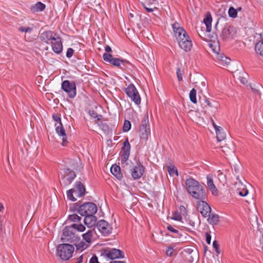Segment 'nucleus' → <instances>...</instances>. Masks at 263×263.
I'll return each mask as SVG.
<instances>
[{"label": "nucleus", "instance_id": "1", "mask_svg": "<svg viewBox=\"0 0 263 263\" xmlns=\"http://www.w3.org/2000/svg\"><path fill=\"white\" fill-rule=\"evenodd\" d=\"M172 28L179 47L186 52L190 51L192 42L186 31L177 22L172 25Z\"/></svg>", "mask_w": 263, "mask_h": 263}, {"label": "nucleus", "instance_id": "2", "mask_svg": "<svg viewBox=\"0 0 263 263\" xmlns=\"http://www.w3.org/2000/svg\"><path fill=\"white\" fill-rule=\"evenodd\" d=\"M185 185L188 193L192 197L203 200L206 197L205 187L195 179L190 178L185 180Z\"/></svg>", "mask_w": 263, "mask_h": 263}, {"label": "nucleus", "instance_id": "3", "mask_svg": "<svg viewBox=\"0 0 263 263\" xmlns=\"http://www.w3.org/2000/svg\"><path fill=\"white\" fill-rule=\"evenodd\" d=\"M74 249L71 245L61 244L58 246L57 255L63 260H68L72 257Z\"/></svg>", "mask_w": 263, "mask_h": 263}, {"label": "nucleus", "instance_id": "4", "mask_svg": "<svg viewBox=\"0 0 263 263\" xmlns=\"http://www.w3.org/2000/svg\"><path fill=\"white\" fill-rule=\"evenodd\" d=\"M61 88L67 93L69 98L71 99L74 98L76 96L77 89L75 82L65 80L62 83Z\"/></svg>", "mask_w": 263, "mask_h": 263}, {"label": "nucleus", "instance_id": "5", "mask_svg": "<svg viewBox=\"0 0 263 263\" xmlns=\"http://www.w3.org/2000/svg\"><path fill=\"white\" fill-rule=\"evenodd\" d=\"M125 91L126 95L131 100L137 105H139L141 103V98L135 86L130 84L128 87L125 88Z\"/></svg>", "mask_w": 263, "mask_h": 263}, {"label": "nucleus", "instance_id": "6", "mask_svg": "<svg viewBox=\"0 0 263 263\" xmlns=\"http://www.w3.org/2000/svg\"><path fill=\"white\" fill-rule=\"evenodd\" d=\"M64 172L65 175L62 178L61 184L64 186H66L73 181L76 177V174L69 167L65 168Z\"/></svg>", "mask_w": 263, "mask_h": 263}, {"label": "nucleus", "instance_id": "7", "mask_svg": "<svg viewBox=\"0 0 263 263\" xmlns=\"http://www.w3.org/2000/svg\"><path fill=\"white\" fill-rule=\"evenodd\" d=\"M236 32V29L233 26H225L222 30L221 37L225 41L233 39L235 36Z\"/></svg>", "mask_w": 263, "mask_h": 263}, {"label": "nucleus", "instance_id": "8", "mask_svg": "<svg viewBox=\"0 0 263 263\" xmlns=\"http://www.w3.org/2000/svg\"><path fill=\"white\" fill-rule=\"evenodd\" d=\"M140 137L141 139L147 140L150 133L148 117L144 118L140 127Z\"/></svg>", "mask_w": 263, "mask_h": 263}, {"label": "nucleus", "instance_id": "9", "mask_svg": "<svg viewBox=\"0 0 263 263\" xmlns=\"http://www.w3.org/2000/svg\"><path fill=\"white\" fill-rule=\"evenodd\" d=\"M62 240L65 242L69 243L75 242L78 240L77 236L72 231L71 228H65L63 231V236L62 237Z\"/></svg>", "mask_w": 263, "mask_h": 263}, {"label": "nucleus", "instance_id": "10", "mask_svg": "<svg viewBox=\"0 0 263 263\" xmlns=\"http://www.w3.org/2000/svg\"><path fill=\"white\" fill-rule=\"evenodd\" d=\"M80 210V214H96L98 209L94 203L87 202L81 205Z\"/></svg>", "mask_w": 263, "mask_h": 263}, {"label": "nucleus", "instance_id": "11", "mask_svg": "<svg viewBox=\"0 0 263 263\" xmlns=\"http://www.w3.org/2000/svg\"><path fill=\"white\" fill-rule=\"evenodd\" d=\"M92 234L93 231L91 230H88L86 233L83 234L82 237L87 243L82 241L79 242L78 245H76L77 249H81L82 250L86 249L91 242Z\"/></svg>", "mask_w": 263, "mask_h": 263}, {"label": "nucleus", "instance_id": "12", "mask_svg": "<svg viewBox=\"0 0 263 263\" xmlns=\"http://www.w3.org/2000/svg\"><path fill=\"white\" fill-rule=\"evenodd\" d=\"M58 35L53 31H46L41 34L40 39L42 42L48 44L51 43Z\"/></svg>", "mask_w": 263, "mask_h": 263}, {"label": "nucleus", "instance_id": "13", "mask_svg": "<svg viewBox=\"0 0 263 263\" xmlns=\"http://www.w3.org/2000/svg\"><path fill=\"white\" fill-rule=\"evenodd\" d=\"M130 149V145L129 143L128 138L126 137L125 141L123 142L120 153L122 162H125L128 159L129 156Z\"/></svg>", "mask_w": 263, "mask_h": 263}, {"label": "nucleus", "instance_id": "14", "mask_svg": "<svg viewBox=\"0 0 263 263\" xmlns=\"http://www.w3.org/2000/svg\"><path fill=\"white\" fill-rule=\"evenodd\" d=\"M97 228L103 235L107 236L110 233V227L105 220H100L97 224Z\"/></svg>", "mask_w": 263, "mask_h": 263}, {"label": "nucleus", "instance_id": "15", "mask_svg": "<svg viewBox=\"0 0 263 263\" xmlns=\"http://www.w3.org/2000/svg\"><path fill=\"white\" fill-rule=\"evenodd\" d=\"M52 50L57 54H60L63 50L62 38L58 35L57 37L50 43Z\"/></svg>", "mask_w": 263, "mask_h": 263}, {"label": "nucleus", "instance_id": "16", "mask_svg": "<svg viewBox=\"0 0 263 263\" xmlns=\"http://www.w3.org/2000/svg\"><path fill=\"white\" fill-rule=\"evenodd\" d=\"M197 209L200 214H211V208L207 202L200 200L197 202Z\"/></svg>", "mask_w": 263, "mask_h": 263}, {"label": "nucleus", "instance_id": "17", "mask_svg": "<svg viewBox=\"0 0 263 263\" xmlns=\"http://www.w3.org/2000/svg\"><path fill=\"white\" fill-rule=\"evenodd\" d=\"M55 126L56 132L59 136L62 137V145L65 146L66 143H67V135L66 134L65 129L62 123H60V124L59 125L55 124Z\"/></svg>", "mask_w": 263, "mask_h": 263}, {"label": "nucleus", "instance_id": "18", "mask_svg": "<svg viewBox=\"0 0 263 263\" xmlns=\"http://www.w3.org/2000/svg\"><path fill=\"white\" fill-rule=\"evenodd\" d=\"M200 102L203 108L209 107L214 108L215 110H217L219 106L218 104L216 102L214 101L211 102L209 99L206 97H204L202 99L200 98Z\"/></svg>", "mask_w": 263, "mask_h": 263}, {"label": "nucleus", "instance_id": "19", "mask_svg": "<svg viewBox=\"0 0 263 263\" xmlns=\"http://www.w3.org/2000/svg\"><path fill=\"white\" fill-rule=\"evenodd\" d=\"M145 168L142 165H138L134 167L132 172V176L134 179H139L143 174Z\"/></svg>", "mask_w": 263, "mask_h": 263}, {"label": "nucleus", "instance_id": "20", "mask_svg": "<svg viewBox=\"0 0 263 263\" xmlns=\"http://www.w3.org/2000/svg\"><path fill=\"white\" fill-rule=\"evenodd\" d=\"M102 255H103L107 260H114L115 259V249H104L102 251Z\"/></svg>", "mask_w": 263, "mask_h": 263}, {"label": "nucleus", "instance_id": "21", "mask_svg": "<svg viewBox=\"0 0 263 263\" xmlns=\"http://www.w3.org/2000/svg\"><path fill=\"white\" fill-rule=\"evenodd\" d=\"M207 179V185L209 190L211 191L212 193L214 195H218V190L214 183L213 175L209 174L206 176Z\"/></svg>", "mask_w": 263, "mask_h": 263}, {"label": "nucleus", "instance_id": "22", "mask_svg": "<svg viewBox=\"0 0 263 263\" xmlns=\"http://www.w3.org/2000/svg\"><path fill=\"white\" fill-rule=\"evenodd\" d=\"M85 216L84 221L85 224L89 228L95 226L97 223V218L95 215H82Z\"/></svg>", "mask_w": 263, "mask_h": 263}, {"label": "nucleus", "instance_id": "23", "mask_svg": "<svg viewBox=\"0 0 263 263\" xmlns=\"http://www.w3.org/2000/svg\"><path fill=\"white\" fill-rule=\"evenodd\" d=\"M237 179L239 181V182H236L235 186L237 187V193L241 196H246L248 194V190L246 189V186L244 185L240 181V180L238 176L237 177Z\"/></svg>", "mask_w": 263, "mask_h": 263}, {"label": "nucleus", "instance_id": "24", "mask_svg": "<svg viewBox=\"0 0 263 263\" xmlns=\"http://www.w3.org/2000/svg\"><path fill=\"white\" fill-rule=\"evenodd\" d=\"M202 216L204 218L206 219L209 224L213 226L217 224L219 220L218 215H202Z\"/></svg>", "mask_w": 263, "mask_h": 263}, {"label": "nucleus", "instance_id": "25", "mask_svg": "<svg viewBox=\"0 0 263 263\" xmlns=\"http://www.w3.org/2000/svg\"><path fill=\"white\" fill-rule=\"evenodd\" d=\"M46 8V5L40 2H37L34 5H32L30 9L32 13H36L40 11H43Z\"/></svg>", "mask_w": 263, "mask_h": 263}, {"label": "nucleus", "instance_id": "26", "mask_svg": "<svg viewBox=\"0 0 263 263\" xmlns=\"http://www.w3.org/2000/svg\"><path fill=\"white\" fill-rule=\"evenodd\" d=\"M212 17L211 13L209 12H208L205 16V18L203 20V22L206 25V30L207 32H209L211 31L212 29Z\"/></svg>", "mask_w": 263, "mask_h": 263}, {"label": "nucleus", "instance_id": "27", "mask_svg": "<svg viewBox=\"0 0 263 263\" xmlns=\"http://www.w3.org/2000/svg\"><path fill=\"white\" fill-rule=\"evenodd\" d=\"M128 64V61L126 60L116 58V68L124 70L127 68V65Z\"/></svg>", "mask_w": 263, "mask_h": 263}, {"label": "nucleus", "instance_id": "28", "mask_svg": "<svg viewBox=\"0 0 263 263\" xmlns=\"http://www.w3.org/2000/svg\"><path fill=\"white\" fill-rule=\"evenodd\" d=\"M256 52L261 57H263V37L257 42L255 46Z\"/></svg>", "mask_w": 263, "mask_h": 263}, {"label": "nucleus", "instance_id": "29", "mask_svg": "<svg viewBox=\"0 0 263 263\" xmlns=\"http://www.w3.org/2000/svg\"><path fill=\"white\" fill-rule=\"evenodd\" d=\"M76 187L79 193V196H83L85 193V188L84 185L80 181H78L76 183Z\"/></svg>", "mask_w": 263, "mask_h": 263}, {"label": "nucleus", "instance_id": "30", "mask_svg": "<svg viewBox=\"0 0 263 263\" xmlns=\"http://www.w3.org/2000/svg\"><path fill=\"white\" fill-rule=\"evenodd\" d=\"M104 61L110 63L112 65L115 66V58H113L112 55L109 53H104L103 55Z\"/></svg>", "mask_w": 263, "mask_h": 263}, {"label": "nucleus", "instance_id": "31", "mask_svg": "<svg viewBox=\"0 0 263 263\" xmlns=\"http://www.w3.org/2000/svg\"><path fill=\"white\" fill-rule=\"evenodd\" d=\"M219 130H215L216 133V138L217 141L220 142L226 138V134L223 132V128L221 127Z\"/></svg>", "mask_w": 263, "mask_h": 263}, {"label": "nucleus", "instance_id": "32", "mask_svg": "<svg viewBox=\"0 0 263 263\" xmlns=\"http://www.w3.org/2000/svg\"><path fill=\"white\" fill-rule=\"evenodd\" d=\"M82 204H81L79 202L75 203H73L70 205V208H69V211L72 212H78L79 214H80V213H81V212L80 210V206Z\"/></svg>", "mask_w": 263, "mask_h": 263}, {"label": "nucleus", "instance_id": "33", "mask_svg": "<svg viewBox=\"0 0 263 263\" xmlns=\"http://www.w3.org/2000/svg\"><path fill=\"white\" fill-rule=\"evenodd\" d=\"M66 165L72 170H77L78 168V162L76 160L69 159L68 161L66 162Z\"/></svg>", "mask_w": 263, "mask_h": 263}, {"label": "nucleus", "instance_id": "34", "mask_svg": "<svg viewBox=\"0 0 263 263\" xmlns=\"http://www.w3.org/2000/svg\"><path fill=\"white\" fill-rule=\"evenodd\" d=\"M167 170L170 176H173L175 174L178 176L177 170L174 165L167 166Z\"/></svg>", "mask_w": 263, "mask_h": 263}, {"label": "nucleus", "instance_id": "35", "mask_svg": "<svg viewBox=\"0 0 263 263\" xmlns=\"http://www.w3.org/2000/svg\"><path fill=\"white\" fill-rule=\"evenodd\" d=\"M189 97L190 101L194 103H197V99H196V90L195 88H193L190 92Z\"/></svg>", "mask_w": 263, "mask_h": 263}, {"label": "nucleus", "instance_id": "36", "mask_svg": "<svg viewBox=\"0 0 263 263\" xmlns=\"http://www.w3.org/2000/svg\"><path fill=\"white\" fill-rule=\"evenodd\" d=\"M228 13L230 17L236 18L237 16V10L233 7H231L229 9Z\"/></svg>", "mask_w": 263, "mask_h": 263}, {"label": "nucleus", "instance_id": "37", "mask_svg": "<svg viewBox=\"0 0 263 263\" xmlns=\"http://www.w3.org/2000/svg\"><path fill=\"white\" fill-rule=\"evenodd\" d=\"M218 59L227 65H228L229 64H230V61H231V59L225 56L224 55H219Z\"/></svg>", "mask_w": 263, "mask_h": 263}, {"label": "nucleus", "instance_id": "38", "mask_svg": "<svg viewBox=\"0 0 263 263\" xmlns=\"http://www.w3.org/2000/svg\"><path fill=\"white\" fill-rule=\"evenodd\" d=\"M74 191V189H71L69 190L67 192V196L68 199L73 201H75L76 200V198L73 196Z\"/></svg>", "mask_w": 263, "mask_h": 263}, {"label": "nucleus", "instance_id": "39", "mask_svg": "<svg viewBox=\"0 0 263 263\" xmlns=\"http://www.w3.org/2000/svg\"><path fill=\"white\" fill-rule=\"evenodd\" d=\"M72 227L79 232H83L85 230V227L81 224H73Z\"/></svg>", "mask_w": 263, "mask_h": 263}, {"label": "nucleus", "instance_id": "40", "mask_svg": "<svg viewBox=\"0 0 263 263\" xmlns=\"http://www.w3.org/2000/svg\"><path fill=\"white\" fill-rule=\"evenodd\" d=\"M131 128V124L130 122L128 120H125L123 126V130L124 132H128Z\"/></svg>", "mask_w": 263, "mask_h": 263}, {"label": "nucleus", "instance_id": "41", "mask_svg": "<svg viewBox=\"0 0 263 263\" xmlns=\"http://www.w3.org/2000/svg\"><path fill=\"white\" fill-rule=\"evenodd\" d=\"M125 257V254L123 251L120 249H116V259H123Z\"/></svg>", "mask_w": 263, "mask_h": 263}, {"label": "nucleus", "instance_id": "42", "mask_svg": "<svg viewBox=\"0 0 263 263\" xmlns=\"http://www.w3.org/2000/svg\"><path fill=\"white\" fill-rule=\"evenodd\" d=\"M122 177L123 175L121 172V168L118 165L116 164V179L121 180Z\"/></svg>", "mask_w": 263, "mask_h": 263}, {"label": "nucleus", "instance_id": "43", "mask_svg": "<svg viewBox=\"0 0 263 263\" xmlns=\"http://www.w3.org/2000/svg\"><path fill=\"white\" fill-rule=\"evenodd\" d=\"M128 18L131 22L134 24L135 23H136V20L140 19V17L138 14H137L136 16H134V15L133 13H129L128 15Z\"/></svg>", "mask_w": 263, "mask_h": 263}, {"label": "nucleus", "instance_id": "44", "mask_svg": "<svg viewBox=\"0 0 263 263\" xmlns=\"http://www.w3.org/2000/svg\"><path fill=\"white\" fill-rule=\"evenodd\" d=\"M18 30L20 32H31L33 30V28L32 27H24V26H21Z\"/></svg>", "mask_w": 263, "mask_h": 263}, {"label": "nucleus", "instance_id": "45", "mask_svg": "<svg viewBox=\"0 0 263 263\" xmlns=\"http://www.w3.org/2000/svg\"><path fill=\"white\" fill-rule=\"evenodd\" d=\"M174 252V249L173 247H168L166 250V254L168 256H171Z\"/></svg>", "mask_w": 263, "mask_h": 263}, {"label": "nucleus", "instance_id": "46", "mask_svg": "<svg viewBox=\"0 0 263 263\" xmlns=\"http://www.w3.org/2000/svg\"><path fill=\"white\" fill-rule=\"evenodd\" d=\"M52 118L54 120V121L58 122V125L60 124V123H62L61 117L60 115H59L58 114H53L52 115Z\"/></svg>", "mask_w": 263, "mask_h": 263}, {"label": "nucleus", "instance_id": "47", "mask_svg": "<svg viewBox=\"0 0 263 263\" xmlns=\"http://www.w3.org/2000/svg\"><path fill=\"white\" fill-rule=\"evenodd\" d=\"M170 218L171 219L179 221L182 220L181 215H173L172 216L170 217Z\"/></svg>", "mask_w": 263, "mask_h": 263}, {"label": "nucleus", "instance_id": "48", "mask_svg": "<svg viewBox=\"0 0 263 263\" xmlns=\"http://www.w3.org/2000/svg\"><path fill=\"white\" fill-rule=\"evenodd\" d=\"M68 219L70 220H80V217L78 216V215H69Z\"/></svg>", "mask_w": 263, "mask_h": 263}, {"label": "nucleus", "instance_id": "49", "mask_svg": "<svg viewBox=\"0 0 263 263\" xmlns=\"http://www.w3.org/2000/svg\"><path fill=\"white\" fill-rule=\"evenodd\" d=\"M142 5L144 8L146 10V11L148 12H152L154 11V9H157L156 7H147L145 3H142Z\"/></svg>", "mask_w": 263, "mask_h": 263}, {"label": "nucleus", "instance_id": "50", "mask_svg": "<svg viewBox=\"0 0 263 263\" xmlns=\"http://www.w3.org/2000/svg\"><path fill=\"white\" fill-rule=\"evenodd\" d=\"M213 247L214 248L216 253H217L218 254H219L220 252H219V245L216 240H214L213 242Z\"/></svg>", "mask_w": 263, "mask_h": 263}, {"label": "nucleus", "instance_id": "51", "mask_svg": "<svg viewBox=\"0 0 263 263\" xmlns=\"http://www.w3.org/2000/svg\"><path fill=\"white\" fill-rule=\"evenodd\" d=\"M74 50L71 48H68L66 52V57L68 58H70L73 54Z\"/></svg>", "mask_w": 263, "mask_h": 263}, {"label": "nucleus", "instance_id": "52", "mask_svg": "<svg viewBox=\"0 0 263 263\" xmlns=\"http://www.w3.org/2000/svg\"><path fill=\"white\" fill-rule=\"evenodd\" d=\"M177 76L179 81L182 80V73H181L180 68H178L177 70Z\"/></svg>", "mask_w": 263, "mask_h": 263}, {"label": "nucleus", "instance_id": "53", "mask_svg": "<svg viewBox=\"0 0 263 263\" xmlns=\"http://www.w3.org/2000/svg\"><path fill=\"white\" fill-rule=\"evenodd\" d=\"M106 181L107 182V183L112 187V185H114V182L112 180V177H108V178L106 179Z\"/></svg>", "mask_w": 263, "mask_h": 263}, {"label": "nucleus", "instance_id": "54", "mask_svg": "<svg viewBox=\"0 0 263 263\" xmlns=\"http://www.w3.org/2000/svg\"><path fill=\"white\" fill-rule=\"evenodd\" d=\"M89 114L90 115L95 118H97V120H100V117H101V116H98L97 115V114L96 112H95L94 111H91L90 110L89 111Z\"/></svg>", "mask_w": 263, "mask_h": 263}, {"label": "nucleus", "instance_id": "55", "mask_svg": "<svg viewBox=\"0 0 263 263\" xmlns=\"http://www.w3.org/2000/svg\"><path fill=\"white\" fill-rule=\"evenodd\" d=\"M221 148H222V151L226 154L229 153L231 152L230 149L226 146H222Z\"/></svg>", "mask_w": 263, "mask_h": 263}, {"label": "nucleus", "instance_id": "56", "mask_svg": "<svg viewBox=\"0 0 263 263\" xmlns=\"http://www.w3.org/2000/svg\"><path fill=\"white\" fill-rule=\"evenodd\" d=\"M205 238H206V241L208 244L210 245L211 243V236L210 233H205Z\"/></svg>", "mask_w": 263, "mask_h": 263}, {"label": "nucleus", "instance_id": "57", "mask_svg": "<svg viewBox=\"0 0 263 263\" xmlns=\"http://www.w3.org/2000/svg\"><path fill=\"white\" fill-rule=\"evenodd\" d=\"M167 229L174 233H178V232H179V231L175 229L174 228H173L172 226H171L170 225L167 226Z\"/></svg>", "mask_w": 263, "mask_h": 263}, {"label": "nucleus", "instance_id": "58", "mask_svg": "<svg viewBox=\"0 0 263 263\" xmlns=\"http://www.w3.org/2000/svg\"><path fill=\"white\" fill-rule=\"evenodd\" d=\"M110 171L114 176H115V164L111 165L110 168Z\"/></svg>", "mask_w": 263, "mask_h": 263}, {"label": "nucleus", "instance_id": "59", "mask_svg": "<svg viewBox=\"0 0 263 263\" xmlns=\"http://www.w3.org/2000/svg\"><path fill=\"white\" fill-rule=\"evenodd\" d=\"M211 122H212V125H213V127H214L215 130H219L218 129H220L219 128L221 127L217 126L212 118H211Z\"/></svg>", "mask_w": 263, "mask_h": 263}, {"label": "nucleus", "instance_id": "60", "mask_svg": "<svg viewBox=\"0 0 263 263\" xmlns=\"http://www.w3.org/2000/svg\"><path fill=\"white\" fill-rule=\"evenodd\" d=\"M179 209H180V214L186 213V210L184 206L181 205L179 208Z\"/></svg>", "mask_w": 263, "mask_h": 263}, {"label": "nucleus", "instance_id": "61", "mask_svg": "<svg viewBox=\"0 0 263 263\" xmlns=\"http://www.w3.org/2000/svg\"><path fill=\"white\" fill-rule=\"evenodd\" d=\"M250 212L255 213L256 211V209L254 205H252V209L250 208H249Z\"/></svg>", "mask_w": 263, "mask_h": 263}, {"label": "nucleus", "instance_id": "62", "mask_svg": "<svg viewBox=\"0 0 263 263\" xmlns=\"http://www.w3.org/2000/svg\"><path fill=\"white\" fill-rule=\"evenodd\" d=\"M105 50L106 51V53H109L111 51V48L109 46H106L105 48Z\"/></svg>", "mask_w": 263, "mask_h": 263}, {"label": "nucleus", "instance_id": "63", "mask_svg": "<svg viewBox=\"0 0 263 263\" xmlns=\"http://www.w3.org/2000/svg\"><path fill=\"white\" fill-rule=\"evenodd\" d=\"M240 81L243 84H247V82H248L246 78H241L240 79Z\"/></svg>", "mask_w": 263, "mask_h": 263}, {"label": "nucleus", "instance_id": "64", "mask_svg": "<svg viewBox=\"0 0 263 263\" xmlns=\"http://www.w3.org/2000/svg\"><path fill=\"white\" fill-rule=\"evenodd\" d=\"M83 261V256L82 255L80 256L79 258H77V263H81Z\"/></svg>", "mask_w": 263, "mask_h": 263}]
</instances>
